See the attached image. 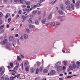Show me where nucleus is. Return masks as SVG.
Here are the masks:
<instances>
[{"label":"nucleus","mask_w":80,"mask_h":80,"mask_svg":"<svg viewBox=\"0 0 80 80\" xmlns=\"http://www.w3.org/2000/svg\"><path fill=\"white\" fill-rule=\"evenodd\" d=\"M6 47H7V48H8V50H12V48L10 46V43L8 42L6 46Z\"/></svg>","instance_id":"f257e3e1"},{"label":"nucleus","mask_w":80,"mask_h":80,"mask_svg":"<svg viewBox=\"0 0 80 80\" xmlns=\"http://www.w3.org/2000/svg\"><path fill=\"white\" fill-rule=\"evenodd\" d=\"M18 2L22 3V4H25L26 3V1L25 0H18Z\"/></svg>","instance_id":"f03ea898"},{"label":"nucleus","mask_w":80,"mask_h":80,"mask_svg":"<svg viewBox=\"0 0 80 80\" xmlns=\"http://www.w3.org/2000/svg\"><path fill=\"white\" fill-rule=\"evenodd\" d=\"M75 6L77 8H78L79 7H80V1H78L76 3V5Z\"/></svg>","instance_id":"7ed1b4c3"},{"label":"nucleus","mask_w":80,"mask_h":80,"mask_svg":"<svg viewBox=\"0 0 80 80\" xmlns=\"http://www.w3.org/2000/svg\"><path fill=\"white\" fill-rule=\"evenodd\" d=\"M62 70H63V67H62V66L58 67L57 68V71L58 72H61Z\"/></svg>","instance_id":"20e7f679"},{"label":"nucleus","mask_w":80,"mask_h":80,"mask_svg":"<svg viewBox=\"0 0 80 80\" xmlns=\"http://www.w3.org/2000/svg\"><path fill=\"white\" fill-rule=\"evenodd\" d=\"M55 73H56V72L54 70L51 71L50 72V74L51 75H54V74H55Z\"/></svg>","instance_id":"39448f33"},{"label":"nucleus","mask_w":80,"mask_h":80,"mask_svg":"<svg viewBox=\"0 0 80 80\" xmlns=\"http://www.w3.org/2000/svg\"><path fill=\"white\" fill-rule=\"evenodd\" d=\"M65 3L66 5H69L70 4V3H71V2H70V1L69 0H67L65 2Z\"/></svg>","instance_id":"423d86ee"},{"label":"nucleus","mask_w":80,"mask_h":80,"mask_svg":"<svg viewBox=\"0 0 80 80\" xmlns=\"http://www.w3.org/2000/svg\"><path fill=\"white\" fill-rule=\"evenodd\" d=\"M70 6L71 8L72 9V10H74L75 8V5L73 3H71L70 4Z\"/></svg>","instance_id":"0eeeda50"},{"label":"nucleus","mask_w":80,"mask_h":80,"mask_svg":"<svg viewBox=\"0 0 80 80\" xmlns=\"http://www.w3.org/2000/svg\"><path fill=\"white\" fill-rule=\"evenodd\" d=\"M7 42H8V40L7 39H5L3 41V44L4 45L6 44L7 43Z\"/></svg>","instance_id":"6e6552de"},{"label":"nucleus","mask_w":80,"mask_h":80,"mask_svg":"<svg viewBox=\"0 0 80 80\" xmlns=\"http://www.w3.org/2000/svg\"><path fill=\"white\" fill-rule=\"evenodd\" d=\"M77 66L76 67V68H77L78 69L79 68V67H80V63L79 62H77Z\"/></svg>","instance_id":"1a4fd4ad"},{"label":"nucleus","mask_w":80,"mask_h":80,"mask_svg":"<svg viewBox=\"0 0 80 80\" xmlns=\"http://www.w3.org/2000/svg\"><path fill=\"white\" fill-rule=\"evenodd\" d=\"M12 48V49H14L15 48H16V43L14 42H13L12 43V47H11Z\"/></svg>","instance_id":"9d476101"},{"label":"nucleus","mask_w":80,"mask_h":80,"mask_svg":"<svg viewBox=\"0 0 80 80\" xmlns=\"http://www.w3.org/2000/svg\"><path fill=\"white\" fill-rule=\"evenodd\" d=\"M28 17V16H24V17L23 18L22 20V22H25V20Z\"/></svg>","instance_id":"9b49d317"},{"label":"nucleus","mask_w":80,"mask_h":80,"mask_svg":"<svg viewBox=\"0 0 80 80\" xmlns=\"http://www.w3.org/2000/svg\"><path fill=\"white\" fill-rule=\"evenodd\" d=\"M28 22L29 23H32L33 22L32 21V19L31 18H30L28 20Z\"/></svg>","instance_id":"f8f14e48"},{"label":"nucleus","mask_w":80,"mask_h":80,"mask_svg":"<svg viewBox=\"0 0 80 80\" xmlns=\"http://www.w3.org/2000/svg\"><path fill=\"white\" fill-rule=\"evenodd\" d=\"M52 14H50L48 16V18L49 20H50V19H51L52 18Z\"/></svg>","instance_id":"ddd939ff"},{"label":"nucleus","mask_w":80,"mask_h":80,"mask_svg":"<svg viewBox=\"0 0 80 80\" xmlns=\"http://www.w3.org/2000/svg\"><path fill=\"white\" fill-rule=\"evenodd\" d=\"M66 8L68 10H70V9H71V7H70V6L68 5V6H67Z\"/></svg>","instance_id":"4468645a"},{"label":"nucleus","mask_w":80,"mask_h":80,"mask_svg":"<svg viewBox=\"0 0 80 80\" xmlns=\"http://www.w3.org/2000/svg\"><path fill=\"white\" fill-rule=\"evenodd\" d=\"M24 37L25 39H27L28 38V36L27 34H24Z\"/></svg>","instance_id":"2eb2a0df"},{"label":"nucleus","mask_w":80,"mask_h":80,"mask_svg":"<svg viewBox=\"0 0 80 80\" xmlns=\"http://www.w3.org/2000/svg\"><path fill=\"white\" fill-rule=\"evenodd\" d=\"M51 25L52 27H54L55 25V24L54 22H52L51 23Z\"/></svg>","instance_id":"dca6fc26"},{"label":"nucleus","mask_w":80,"mask_h":80,"mask_svg":"<svg viewBox=\"0 0 80 80\" xmlns=\"http://www.w3.org/2000/svg\"><path fill=\"white\" fill-rule=\"evenodd\" d=\"M35 72V69L32 68H31V73H33Z\"/></svg>","instance_id":"f3484780"},{"label":"nucleus","mask_w":80,"mask_h":80,"mask_svg":"<svg viewBox=\"0 0 80 80\" xmlns=\"http://www.w3.org/2000/svg\"><path fill=\"white\" fill-rule=\"evenodd\" d=\"M10 13H7L5 17V18H7L8 17V16H10Z\"/></svg>","instance_id":"a211bd4d"},{"label":"nucleus","mask_w":80,"mask_h":80,"mask_svg":"<svg viewBox=\"0 0 80 80\" xmlns=\"http://www.w3.org/2000/svg\"><path fill=\"white\" fill-rule=\"evenodd\" d=\"M42 23L43 24L45 23V22H46V19H43L42 21Z\"/></svg>","instance_id":"6ab92c4d"},{"label":"nucleus","mask_w":80,"mask_h":80,"mask_svg":"<svg viewBox=\"0 0 80 80\" xmlns=\"http://www.w3.org/2000/svg\"><path fill=\"white\" fill-rule=\"evenodd\" d=\"M29 28H33V27H35V26H34L32 24H30L29 25Z\"/></svg>","instance_id":"aec40b11"},{"label":"nucleus","mask_w":80,"mask_h":80,"mask_svg":"<svg viewBox=\"0 0 80 80\" xmlns=\"http://www.w3.org/2000/svg\"><path fill=\"white\" fill-rule=\"evenodd\" d=\"M61 8L63 10H64L65 9V6H62L61 7Z\"/></svg>","instance_id":"412c9836"},{"label":"nucleus","mask_w":80,"mask_h":80,"mask_svg":"<svg viewBox=\"0 0 80 80\" xmlns=\"http://www.w3.org/2000/svg\"><path fill=\"white\" fill-rule=\"evenodd\" d=\"M43 72L44 73H47L48 72V70L47 69H44L43 70Z\"/></svg>","instance_id":"4be33fe9"},{"label":"nucleus","mask_w":80,"mask_h":80,"mask_svg":"<svg viewBox=\"0 0 80 80\" xmlns=\"http://www.w3.org/2000/svg\"><path fill=\"white\" fill-rule=\"evenodd\" d=\"M20 74H18L17 76H15L14 77L16 78L17 77V78H20Z\"/></svg>","instance_id":"5701e85b"},{"label":"nucleus","mask_w":80,"mask_h":80,"mask_svg":"<svg viewBox=\"0 0 80 80\" xmlns=\"http://www.w3.org/2000/svg\"><path fill=\"white\" fill-rule=\"evenodd\" d=\"M58 12L59 13V14H63V11H62L61 10H59Z\"/></svg>","instance_id":"b1692460"},{"label":"nucleus","mask_w":80,"mask_h":80,"mask_svg":"<svg viewBox=\"0 0 80 80\" xmlns=\"http://www.w3.org/2000/svg\"><path fill=\"white\" fill-rule=\"evenodd\" d=\"M25 70L26 72H28L29 70V68L28 67H26L25 68Z\"/></svg>","instance_id":"393cba45"},{"label":"nucleus","mask_w":80,"mask_h":80,"mask_svg":"<svg viewBox=\"0 0 80 80\" xmlns=\"http://www.w3.org/2000/svg\"><path fill=\"white\" fill-rule=\"evenodd\" d=\"M18 68V66H17L14 68V70H15V71H16V70H17Z\"/></svg>","instance_id":"a878e982"},{"label":"nucleus","mask_w":80,"mask_h":80,"mask_svg":"<svg viewBox=\"0 0 80 80\" xmlns=\"http://www.w3.org/2000/svg\"><path fill=\"white\" fill-rule=\"evenodd\" d=\"M73 68H76V64H75L74 63L72 65Z\"/></svg>","instance_id":"bb28decb"},{"label":"nucleus","mask_w":80,"mask_h":80,"mask_svg":"<svg viewBox=\"0 0 80 80\" xmlns=\"http://www.w3.org/2000/svg\"><path fill=\"white\" fill-rule=\"evenodd\" d=\"M17 59L18 61H21V58H20L19 56H17Z\"/></svg>","instance_id":"cd10ccee"},{"label":"nucleus","mask_w":80,"mask_h":80,"mask_svg":"<svg viewBox=\"0 0 80 80\" xmlns=\"http://www.w3.org/2000/svg\"><path fill=\"white\" fill-rule=\"evenodd\" d=\"M13 39V36H11L10 37H9V40L10 41H12V39Z\"/></svg>","instance_id":"c85d7f7f"},{"label":"nucleus","mask_w":80,"mask_h":80,"mask_svg":"<svg viewBox=\"0 0 80 80\" xmlns=\"http://www.w3.org/2000/svg\"><path fill=\"white\" fill-rule=\"evenodd\" d=\"M26 31L27 32V33H30V30L29 29L27 28L26 29Z\"/></svg>","instance_id":"c756f323"},{"label":"nucleus","mask_w":80,"mask_h":80,"mask_svg":"<svg viewBox=\"0 0 80 80\" xmlns=\"http://www.w3.org/2000/svg\"><path fill=\"white\" fill-rule=\"evenodd\" d=\"M60 25V22H57L56 23V25L57 26H59Z\"/></svg>","instance_id":"7c9ffc66"},{"label":"nucleus","mask_w":80,"mask_h":80,"mask_svg":"<svg viewBox=\"0 0 80 80\" xmlns=\"http://www.w3.org/2000/svg\"><path fill=\"white\" fill-rule=\"evenodd\" d=\"M63 18V16H58L57 17V18L58 19H61V18Z\"/></svg>","instance_id":"2f4dec72"},{"label":"nucleus","mask_w":80,"mask_h":80,"mask_svg":"<svg viewBox=\"0 0 80 80\" xmlns=\"http://www.w3.org/2000/svg\"><path fill=\"white\" fill-rule=\"evenodd\" d=\"M4 28V25H2L0 27V29L2 30V29H3Z\"/></svg>","instance_id":"473e14b6"},{"label":"nucleus","mask_w":80,"mask_h":80,"mask_svg":"<svg viewBox=\"0 0 80 80\" xmlns=\"http://www.w3.org/2000/svg\"><path fill=\"white\" fill-rule=\"evenodd\" d=\"M39 70L40 72L42 71L43 70V68L40 67V68H39Z\"/></svg>","instance_id":"72a5a7b5"},{"label":"nucleus","mask_w":80,"mask_h":80,"mask_svg":"<svg viewBox=\"0 0 80 80\" xmlns=\"http://www.w3.org/2000/svg\"><path fill=\"white\" fill-rule=\"evenodd\" d=\"M62 63L64 64V65L65 66L67 65V62H66L65 61H63Z\"/></svg>","instance_id":"f704fd0d"},{"label":"nucleus","mask_w":80,"mask_h":80,"mask_svg":"<svg viewBox=\"0 0 80 80\" xmlns=\"http://www.w3.org/2000/svg\"><path fill=\"white\" fill-rule=\"evenodd\" d=\"M61 62H57V64L58 65H61Z\"/></svg>","instance_id":"c9c22d12"},{"label":"nucleus","mask_w":80,"mask_h":80,"mask_svg":"<svg viewBox=\"0 0 80 80\" xmlns=\"http://www.w3.org/2000/svg\"><path fill=\"white\" fill-rule=\"evenodd\" d=\"M4 71H2L1 73L0 74V75H2L3 73H4Z\"/></svg>","instance_id":"e433bc0d"},{"label":"nucleus","mask_w":80,"mask_h":80,"mask_svg":"<svg viewBox=\"0 0 80 80\" xmlns=\"http://www.w3.org/2000/svg\"><path fill=\"white\" fill-rule=\"evenodd\" d=\"M69 68L71 70H73V68L72 66H70L69 67Z\"/></svg>","instance_id":"4c0bfd02"},{"label":"nucleus","mask_w":80,"mask_h":80,"mask_svg":"<svg viewBox=\"0 0 80 80\" xmlns=\"http://www.w3.org/2000/svg\"><path fill=\"white\" fill-rule=\"evenodd\" d=\"M36 74H38V68L36 69Z\"/></svg>","instance_id":"58836bf2"},{"label":"nucleus","mask_w":80,"mask_h":80,"mask_svg":"<svg viewBox=\"0 0 80 80\" xmlns=\"http://www.w3.org/2000/svg\"><path fill=\"white\" fill-rule=\"evenodd\" d=\"M72 76H69L68 77H66L65 78H72Z\"/></svg>","instance_id":"ea45409f"},{"label":"nucleus","mask_w":80,"mask_h":80,"mask_svg":"<svg viewBox=\"0 0 80 80\" xmlns=\"http://www.w3.org/2000/svg\"><path fill=\"white\" fill-rule=\"evenodd\" d=\"M37 5L38 6V7H40V6H41L42 5V4L41 3H39L37 4Z\"/></svg>","instance_id":"a19ab883"},{"label":"nucleus","mask_w":80,"mask_h":80,"mask_svg":"<svg viewBox=\"0 0 80 80\" xmlns=\"http://www.w3.org/2000/svg\"><path fill=\"white\" fill-rule=\"evenodd\" d=\"M35 23L36 25H38V21L37 20L35 21Z\"/></svg>","instance_id":"79ce46f5"},{"label":"nucleus","mask_w":80,"mask_h":80,"mask_svg":"<svg viewBox=\"0 0 80 80\" xmlns=\"http://www.w3.org/2000/svg\"><path fill=\"white\" fill-rule=\"evenodd\" d=\"M15 78V77H11L10 78V80H13V79H14V78Z\"/></svg>","instance_id":"37998d69"},{"label":"nucleus","mask_w":80,"mask_h":80,"mask_svg":"<svg viewBox=\"0 0 80 80\" xmlns=\"http://www.w3.org/2000/svg\"><path fill=\"white\" fill-rule=\"evenodd\" d=\"M27 4L28 5H30V2H27Z\"/></svg>","instance_id":"c03bdc74"},{"label":"nucleus","mask_w":80,"mask_h":80,"mask_svg":"<svg viewBox=\"0 0 80 80\" xmlns=\"http://www.w3.org/2000/svg\"><path fill=\"white\" fill-rule=\"evenodd\" d=\"M11 20H12V19L11 18H9L8 19V23H9V22H10V21H11Z\"/></svg>","instance_id":"a18cd8bd"},{"label":"nucleus","mask_w":80,"mask_h":80,"mask_svg":"<svg viewBox=\"0 0 80 80\" xmlns=\"http://www.w3.org/2000/svg\"><path fill=\"white\" fill-rule=\"evenodd\" d=\"M13 64L12 63H10V66H11V67H13Z\"/></svg>","instance_id":"49530a36"},{"label":"nucleus","mask_w":80,"mask_h":80,"mask_svg":"<svg viewBox=\"0 0 80 80\" xmlns=\"http://www.w3.org/2000/svg\"><path fill=\"white\" fill-rule=\"evenodd\" d=\"M22 13V11L20 10H19L18 14L20 15Z\"/></svg>","instance_id":"de8ad7c7"},{"label":"nucleus","mask_w":80,"mask_h":80,"mask_svg":"<svg viewBox=\"0 0 80 80\" xmlns=\"http://www.w3.org/2000/svg\"><path fill=\"white\" fill-rule=\"evenodd\" d=\"M58 0H55L54 2L52 3V5H54V3H55L56 2H57Z\"/></svg>","instance_id":"09e8293b"},{"label":"nucleus","mask_w":80,"mask_h":80,"mask_svg":"<svg viewBox=\"0 0 80 80\" xmlns=\"http://www.w3.org/2000/svg\"><path fill=\"white\" fill-rule=\"evenodd\" d=\"M26 12H30V10L28 9H26Z\"/></svg>","instance_id":"8fccbe9b"},{"label":"nucleus","mask_w":80,"mask_h":80,"mask_svg":"<svg viewBox=\"0 0 80 80\" xmlns=\"http://www.w3.org/2000/svg\"><path fill=\"white\" fill-rule=\"evenodd\" d=\"M41 13V11H38V15H40Z\"/></svg>","instance_id":"3c124183"},{"label":"nucleus","mask_w":80,"mask_h":80,"mask_svg":"<svg viewBox=\"0 0 80 80\" xmlns=\"http://www.w3.org/2000/svg\"><path fill=\"white\" fill-rule=\"evenodd\" d=\"M4 77H2L1 78V80H4Z\"/></svg>","instance_id":"603ef678"},{"label":"nucleus","mask_w":80,"mask_h":80,"mask_svg":"<svg viewBox=\"0 0 80 80\" xmlns=\"http://www.w3.org/2000/svg\"><path fill=\"white\" fill-rule=\"evenodd\" d=\"M27 62H25V63H24V65L25 67V66H27Z\"/></svg>","instance_id":"864d4df0"},{"label":"nucleus","mask_w":80,"mask_h":80,"mask_svg":"<svg viewBox=\"0 0 80 80\" xmlns=\"http://www.w3.org/2000/svg\"><path fill=\"white\" fill-rule=\"evenodd\" d=\"M3 16V14H2V13L0 12V17H2Z\"/></svg>","instance_id":"5fc2aeb1"},{"label":"nucleus","mask_w":80,"mask_h":80,"mask_svg":"<svg viewBox=\"0 0 80 80\" xmlns=\"http://www.w3.org/2000/svg\"><path fill=\"white\" fill-rule=\"evenodd\" d=\"M45 1V0H40V3H42V2H44Z\"/></svg>","instance_id":"6e6d98bb"},{"label":"nucleus","mask_w":80,"mask_h":80,"mask_svg":"<svg viewBox=\"0 0 80 80\" xmlns=\"http://www.w3.org/2000/svg\"><path fill=\"white\" fill-rule=\"evenodd\" d=\"M37 64L38 66H39V65H40V62H37Z\"/></svg>","instance_id":"4d7b16f0"},{"label":"nucleus","mask_w":80,"mask_h":80,"mask_svg":"<svg viewBox=\"0 0 80 80\" xmlns=\"http://www.w3.org/2000/svg\"><path fill=\"white\" fill-rule=\"evenodd\" d=\"M36 7H38L37 5H34L33 8H36Z\"/></svg>","instance_id":"13d9d810"},{"label":"nucleus","mask_w":80,"mask_h":80,"mask_svg":"<svg viewBox=\"0 0 80 80\" xmlns=\"http://www.w3.org/2000/svg\"><path fill=\"white\" fill-rule=\"evenodd\" d=\"M29 17H30V18H33V16L32 15H31L29 16Z\"/></svg>","instance_id":"bf43d9fd"},{"label":"nucleus","mask_w":80,"mask_h":80,"mask_svg":"<svg viewBox=\"0 0 80 80\" xmlns=\"http://www.w3.org/2000/svg\"><path fill=\"white\" fill-rule=\"evenodd\" d=\"M20 39H21L22 41H23V37L21 36V37H20Z\"/></svg>","instance_id":"052dcab7"},{"label":"nucleus","mask_w":80,"mask_h":80,"mask_svg":"<svg viewBox=\"0 0 80 80\" xmlns=\"http://www.w3.org/2000/svg\"><path fill=\"white\" fill-rule=\"evenodd\" d=\"M8 68H9V69H10V70H11V69H12V68H11L10 67V66H8Z\"/></svg>","instance_id":"680f3d73"},{"label":"nucleus","mask_w":80,"mask_h":80,"mask_svg":"<svg viewBox=\"0 0 80 80\" xmlns=\"http://www.w3.org/2000/svg\"><path fill=\"white\" fill-rule=\"evenodd\" d=\"M5 80H10V79H9L8 78H6L5 79Z\"/></svg>","instance_id":"e2e57ef3"},{"label":"nucleus","mask_w":80,"mask_h":80,"mask_svg":"<svg viewBox=\"0 0 80 80\" xmlns=\"http://www.w3.org/2000/svg\"><path fill=\"white\" fill-rule=\"evenodd\" d=\"M4 32V30H2V31H0V34H1V33H3Z\"/></svg>","instance_id":"0e129e2a"},{"label":"nucleus","mask_w":80,"mask_h":80,"mask_svg":"<svg viewBox=\"0 0 80 80\" xmlns=\"http://www.w3.org/2000/svg\"><path fill=\"white\" fill-rule=\"evenodd\" d=\"M27 8H30L31 7L30 6L28 5L27 6Z\"/></svg>","instance_id":"69168bd1"},{"label":"nucleus","mask_w":80,"mask_h":80,"mask_svg":"<svg viewBox=\"0 0 80 80\" xmlns=\"http://www.w3.org/2000/svg\"><path fill=\"white\" fill-rule=\"evenodd\" d=\"M15 37H18V34H16L15 35Z\"/></svg>","instance_id":"338daca9"},{"label":"nucleus","mask_w":80,"mask_h":80,"mask_svg":"<svg viewBox=\"0 0 80 80\" xmlns=\"http://www.w3.org/2000/svg\"><path fill=\"white\" fill-rule=\"evenodd\" d=\"M49 25V22H48L46 24V26H48V25Z\"/></svg>","instance_id":"774afa93"}]
</instances>
